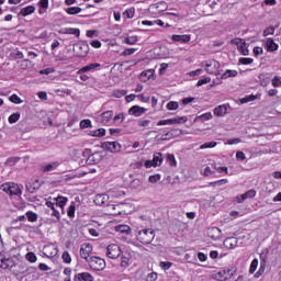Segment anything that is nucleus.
Instances as JSON below:
<instances>
[{"label":"nucleus","instance_id":"1","mask_svg":"<svg viewBox=\"0 0 281 281\" xmlns=\"http://www.w3.org/2000/svg\"><path fill=\"white\" fill-rule=\"evenodd\" d=\"M136 239L142 245H150L155 240V229L153 228H143L137 232Z\"/></svg>","mask_w":281,"mask_h":281},{"label":"nucleus","instance_id":"2","mask_svg":"<svg viewBox=\"0 0 281 281\" xmlns=\"http://www.w3.org/2000/svg\"><path fill=\"white\" fill-rule=\"evenodd\" d=\"M22 188L23 187L14 182H5L0 186V190L7 194H10V196H21V194H23Z\"/></svg>","mask_w":281,"mask_h":281},{"label":"nucleus","instance_id":"3","mask_svg":"<svg viewBox=\"0 0 281 281\" xmlns=\"http://www.w3.org/2000/svg\"><path fill=\"white\" fill-rule=\"evenodd\" d=\"M87 262L92 271H104L106 269V261L98 256L90 257Z\"/></svg>","mask_w":281,"mask_h":281},{"label":"nucleus","instance_id":"4","mask_svg":"<svg viewBox=\"0 0 281 281\" xmlns=\"http://www.w3.org/2000/svg\"><path fill=\"white\" fill-rule=\"evenodd\" d=\"M106 256L111 260H117V257L122 256V248L116 244H111L106 247Z\"/></svg>","mask_w":281,"mask_h":281},{"label":"nucleus","instance_id":"5","mask_svg":"<svg viewBox=\"0 0 281 281\" xmlns=\"http://www.w3.org/2000/svg\"><path fill=\"white\" fill-rule=\"evenodd\" d=\"M202 67H205L206 74H216V70L220 69L221 63L215 59L206 60L202 64Z\"/></svg>","mask_w":281,"mask_h":281},{"label":"nucleus","instance_id":"6","mask_svg":"<svg viewBox=\"0 0 281 281\" xmlns=\"http://www.w3.org/2000/svg\"><path fill=\"white\" fill-rule=\"evenodd\" d=\"M91 254H93V246L91 244H82L80 247V257L88 262Z\"/></svg>","mask_w":281,"mask_h":281},{"label":"nucleus","instance_id":"7","mask_svg":"<svg viewBox=\"0 0 281 281\" xmlns=\"http://www.w3.org/2000/svg\"><path fill=\"white\" fill-rule=\"evenodd\" d=\"M103 150H109V153H120L122 150V145L117 142H104L101 145Z\"/></svg>","mask_w":281,"mask_h":281},{"label":"nucleus","instance_id":"8","mask_svg":"<svg viewBox=\"0 0 281 281\" xmlns=\"http://www.w3.org/2000/svg\"><path fill=\"white\" fill-rule=\"evenodd\" d=\"M181 122H188V117L181 116V117H173V119H167L161 120L157 123V126H170L172 124H181Z\"/></svg>","mask_w":281,"mask_h":281},{"label":"nucleus","instance_id":"9","mask_svg":"<svg viewBox=\"0 0 281 281\" xmlns=\"http://www.w3.org/2000/svg\"><path fill=\"white\" fill-rule=\"evenodd\" d=\"M268 254H269V249H266V252L261 254V256H260V258H261L260 268L256 272L255 278H258L259 276H262V273H265V269H267V255Z\"/></svg>","mask_w":281,"mask_h":281},{"label":"nucleus","instance_id":"10","mask_svg":"<svg viewBox=\"0 0 281 281\" xmlns=\"http://www.w3.org/2000/svg\"><path fill=\"white\" fill-rule=\"evenodd\" d=\"M144 113H146V109L143 106H139V105H133L128 110V114L134 115V117H142V115H144Z\"/></svg>","mask_w":281,"mask_h":281},{"label":"nucleus","instance_id":"11","mask_svg":"<svg viewBox=\"0 0 281 281\" xmlns=\"http://www.w3.org/2000/svg\"><path fill=\"white\" fill-rule=\"evenodd\" d=\"M44 255L46 258H55V256H58V248L54 245H48L44 247Z\"/></svg>","mask_w":281,"mask_h":281},{"label":"nucleus","instance_id":"12","mask_svg":"<svg viewBox=\"0 0 281 281\" xmlns=\"http://www.w3.org/2000/svg\"><path fill=\"white\" fill-rule=\"evenodd\" d=\"M223 235L221 228L218 227H211L207 231V236L213 240H221V236Z\"/></svg>","mask_w":281,"mask_h":281},{"label":"nucleus","instance_id":"13","mask_svg":"<svg viewBox=\"0 0 281 281\" xmlns=\"http://www.w3.org/2000/svg\"><path fill=\"white\" fill-rule=\"evenodd\" d=\"M101 65L98 63L89 64L87 66H83L81 69L78 70L77 74H87V71H95V69H100Z\"/></svg>","mask_w":281,"mask_h":281},{"label":"nucleus","instance_id":"14","mask_svg":"<svg viewBox=\"0 0 281 281\" xmlns=\"http://www.w3.org/2000/svg\"><path fill=\"white\" fill-rule=\"evenodd\" d=\"M12 267H14L12 258L0 257V269H12Z\"/></svg>","mask_w":281,"mask_h":281},{"label":"nucleus","instance_id":"15","mask_svg":"<svg viewBox=\"0 0 281 281\" xmlns=\"http://www.w3.org/2000/svg\"><path fill=\"white\" fill-rule=\"evenodd\" d=\"M74 281H93V276L89 272H81L75 274Z\"/></svg>","mask_w":281,"mask_h":281},{"label":"nucleus","instance_id":"16","mask_svg":"<svg viewBox=\"0 0 281 281\" xmlns=\"http://www.w3.org/2000/svg\"><path fill=\"white\" fill-rule=\"evenodd\" d=\"M214 115H216V117H223L227 114V105L222 104L218 105L214 109L213 111Z\"/></svg>","mask_w":281,"mask_h":281},{"label":"nucleus","instance_id":"17","mask_svg":"<svg viewBox=\"0 0 281 281\" xmlns=\"http://www.w3.org/2000/svg\"><path fill=\"white\" fill-rule=\"evenodd\" d=\"M267 52H278V44L273 41V38L269 37L266 41Z\"/></svg>","mask_w":281,"mask_h":281},{"label":"nucleus","instance_id":"18","mask_svg":"<svg viewBox=\"0 0 281 281\" xmlns=\"http://www.w3.org/2000/svg\"><path fill=\"white\" fill-rule=\"evenodd\" d=\"M236 245H238V240L236 239V237H228L224 240V246L227 249H234V247H236Z\"/></svg>","mask_w":281,"mask_h":281},{"label":"nucleus","instance_id":"19","mask_svg":"<svg viewBox=\"0 0 281 281\" xmlns=\"http://www.w3.org/2000/svg\"><path fill=\"white\" fill-rule=\"evenodd\" d=\"M109 201V195L106 194H97L94 198L95 205H104Z\"/></svg>","mask_w":281,"mask_h":281},{"label":"nucleus","instance_id":"20","mask_svg":"<svg viewBox=\"0 0 281 281\" xmlns=\"http://www.w3.org/2000/svg\"><path fill=\"white\" fill-rule=\"evenodd\" d=\"M113 117V111L109 110L101 114V122L102 124H109L111 122V119Z\"/></svg>","mask_w":281,"mask_h":281},{"label":"nucleus","instance_id":"21","mask_svg":"<svg viewBox=\"0 0 281 281\" xmlns=\"http://www.w3.org/2000/svg\"><path fill=\"white\" fill-rule=\"evenodd\" d=\"M171 38L176 43H190V35H172Z\"/></svg>","mask_w":281,"mask_h":281},{"label":"nucleus","instance_id":"22","mask_svg":"<svg viewBox=\"0 0 281 281\" xmlns=\"http://www.w3.org/2000/svg\"><path fill=\"white\" fill-rule=\"evenodd\" d=\"M58 168V162H52L48 165H44L41 167L42 172H52V170H56Z\"/></svg>","mask_w":281,"mask_h":281},{"label":"nucleus","instance_id":"23","mask_svg":"<svg viewBox=\"0 0 281 281\" xmlns=\"http://www.w3.org/2000/svg\"><path fill=\"white\" fill-rule=\"evenodd\" d=\"M35 10L36 8H34V5H29V7L22 8L20 11V14H22V16H29V14H34Z\"/></svg>","mask_w":281,"mask_h":281},{"label":"nucleus","instance_id":"24","mask_svg":"<svg viewBox=\"0 0 281 281\" xmlns=\"http://www.w3.org/2000/svg\"><path fill=\"white\" fill-rule=\"evenodd\" d=\"M154 162V168H157L160 164H164V156L161 153H157L154 155V158L151 160Z\"/></svg>","mask_w":281,"mask_h":281},{"label":"nucleus","instance_id":"25","mask_svg":"<svg viewBox=\"0 0 281 281\" xmlns=\"http://www.w3.org/2000/svg\"><path fill=\"white\" fill-rule=\"evenodd\" d=\"M89 135L91 137H104V135H106V130L99 128V130H95V131H90Z\"/></svg>","mask_w":281,"mask_h":281},{"label":"nucleus","instance_id":"26","mask_svg":"<svg viewBox=\"0 0 281 281\" xmlns=\"http://www.w3.org/2000/svg\"><path fill=\"white\" fill-rule=\"evenodd\" d=\"M236 76H238V71L237 70H226L223 75H222V80H227V78H236Z\"/></svg>","mask_w":281,"mask_h":281},{"label":"nucleus","instance_id":"27","mask_svg":"<svg viewBox=\"0 0 281 281\" xmlns=\"http://www.w3.org/2000/svg\"><path fill=\"white\" fill-rule=\"evenodd\" d=\"M55 205H56V207H60V210H64L65 205H67V198L58 196L56 199Z\"/></svg>","mask_w":281,"mask_h":281},{"label":"nucleus","instance_id":"28","mask_svg":"<svg viewBox=\"0 0 281 281\" xmlns=\"http://www.w3.org/2000/svg\"><path fill=\"white\" fill-rule=\"evenodd\" d=\"M67 14L74 15V14H80L82 12V8L80 7H70L65 10Z\"/></svg>","mask_w":281,"mask_h":281},{"label":"nucleus","instance_id":"29","mask_svg":"<svg viewBox=\"0 0 281 281\" xmlns=\"http://www.w3.org/2000/svg\"><path fill=\"white\" fill-rule=\"evenodd\" d=\"M115 229L120 234H131V226H128V225H119L115 227Z\"/></svg>","mask_w":281,"mask_h":281},{"label":"nucleus","instance_id":"30","mask_svg":"<svg viewBox=\"0 0 281 281\" xmlns=\"http://www.w3.org/2000/svg\"><path fill=\"white\" fill-rule=\"evenodd\" d=\"M26 218L30 223H36L38 221V215L32 211L26 212Z\"/></svg>","mask_w":281,"mask_h":281},{"label":"nucleus","instance_id":"31","mask_svg":"<svg viewBox=\"0 0 281 281\" xmlns=\"http://www.w3.org/2000/svg\"><path fill=\"white\" fill-rule=\"evenodd\" d=\"M241 201H245L246 199H254L256 196V190L250 189L246 193L241 194Z\"/></svg>","mask_w":281,"mask_h":281},{"label":"nucleus","instance_id":"32","mask_svg":"<svg viewBox=\"0 0 281 281\" xmlns=\"http://www.w3.org/2000/svg\"><path fill=\"white\" fill-rule=\"evenodd\" d=\"M21 120V113L15 112L9 116V124H16Z\"/></svg>","mask_w":281,"mask_h":281},{"label":"nucleus","instance_id":"33","mask_svg":"<svg viewBox=\"0 0 281 281\" xmlns=\"http://www.w3.org/2000/svg\"><path fill=\"white\" fill-rule=\"evenodd\" d=\"M64 34H74L75 36H80V29H74V27L64 29Z\"/></svg>","mask_w":281,"mask_h":281},{"label":"nucleus","instance_id":"34","mask_svg":"<svg viewBox=\"0 0 281 281\" xmlns=\"http://www.w3.org/2000/svg\"><path fill=\"white\" fill-rule=\"evenodd\" d=\"M257 99H258L257 95L250 94L248 97H245V98L240 99V103L241 104H247V102H254V100H257Z\"/></svg>","mask_w":281,"mask_h":281},{"label":"nucleus","instance_id":"35","mask_svg":"<svg viewBox=\"0 0 281 281\" xmlns=\"http://www.w3.org/2000/svg\"><path fill=\"white\" fill-rule=\"evenodd\" d=\"M98 157H100V154L99 153H94L92 154L91 156L88 157L87 161L88 164L90 165H93L98 161Z\"/></svg>","mask_w":281,"mask_h":281},{"label":"nucleus","instance_id":"36","mask_svg":"<svg viewBox=\"0 0 281 281\" xmlns=\"http://www.w3.org/2000/svg\"><path fill=\"white\" fill-rule=\"evenodd\" d=\"M216 145V142L204 143L200 146V150H205V148H215Z\"/></svg>","mask_w":281,"mask_h":281},{"label":"nucleus","instance_id":"37","mask_svg":"<svg viewBox=\"0 0 281 281\" xmlns=\"http://www.w3.org/2000/svg\"><path fill=\"white\" fill-rule=\"evenodd\" d=\"M167 109H168V111H177V109H179V102H177V101H170V102L167 104Z\"/></svg>","mask_w":281,"mask_h":281},{"label":"nucleus","instance_id":"38","mask_svg":"<svg viewBox=\"0 0 281 281\" xmlns=\"http://www.w3.org/2000/svg\"><path fill=\"white\" fill-rule=\"evenodd\" d=\"M126 45H135L137 43V36H128L124 38Z\"/></svg>","mask_w":281,"mask_h":281},{"label":"nucleus","instance_id":"39","mask_svg":"<svg viewBox=\"0 0 281 281\" xmlns=\"http://www.w3.org/2000/svg\"><path fill=\"white\" fill-rule=\"evenodd\" d=\"M80 128H91L93 125H91V120H82L79 124Z\"/></svg>","mask_w":281,"mask_h":281},{"label":"nucleus","instance_id":"40","mask_svg":"<svg viewBox=\"0 0 281 281\" xmlns=\"http://www.w3.org/2000/svg\"><path fill=\"white\" fill-rule=\"evenodd\" d=\"M61 259L64 260V262L66 265H70L71 263V255H69V251H64Z\"/></svg>","mask_w":281,"mask_h":281},{"label":"nucleus","instance_id":"41","mask_svg":"<svg viewBox=\"0 0 281 281\" xmlns=\"http://www.w3.org/2000/svg\"><path fill=\"white\" fill-rule=\"evenodd\" d=\"M10 102H13V104H22L23 103V100H21V98L16 94H12L10 98H9Z\"/></svg>","mask_w":281,"mask_h":281},{"label":"nucleus","instance_id":"42","mask_svg":"<svg viewBox=\"0 0 281 281\" xmlns=\"http://www.w3.org/2000/svg\"><path fill=\"white\" fill-rule=\"evenodd\" d=\"M126 90H114L113 92H112V95L114 97V98H124V95H126Z\"/></svg>","mask_w":281,"mask_h":281},{"label":"nucleus","instance_id":"43","mask_svg":"<svg viewBox=\"0 0 281 281\" xmlns=\"http://www.w3.org/2000/svg\"><path fill=\"white\" fill-rule=\"evenodd\" d=\"M130 260L131 259H128L127 257H124V256H122L121 257V267L123 268V269H127V267H130Z\"/></svg>","mask_w":281,"mask_h":281},{"label":"nucleus","instance_id":"44","mask_svg":"<svg viewBox=\"0 0 281 281\" xmlns=\"http://www.w3.org/2000/svg\"><path fill=\"white\" fill-rule=\"evenodd\" d=\"M256 269H258V259H254L250 263L249 273H256Z\"/></svg>","mask_w":281,"mask_h":281},{"label":"nucleus","instance_id":"45","mask_svg":"<svg viewBox=\"0 0 281 281\" xmlns=\"http://www.w3.org/2000/svg\"><path fill=\"white\" fill-rule=\"evenodd\" d=\"M159 267L162 268L164 271H168V269H170V267H172V262H170V261H161L159 263Z\"/></svg>","mask_w":281,"mask_h":281},{"label":"nucleus","instance_id":"46","mask_svg":"<svg viewBox=\"0 0 281 281\" xmlns=\"http://www.w3.org/2000/svg\"><path fill=\"white\" fill-rule=\"evenodd\" d=\"M211 80H212V78H210V77L200 79L196 83V87H203V85H207L209 82H211Z\"/></svg>","mask_w":281,"mask_h":281},{"label":"nucleus","instance_id":"47","mask_svg":"<svg viewBox=\"0 0 281 281\" xmlns=\"http://www.w3.org/2000/svg\"><path fill=\"white\" fill-rule=\"evenodd\" d=\"M67 214H68L69 218H74V216L76 214V205L71 204L68 207Z\"/></svg>","mask_w":281,"mask_h":281},{"label":"nucleus","instance_id":"48","mask_svg":"<svg viewBox=\"0 0 281 281\" xmlns=\"http://www.w3.org/2000/svg\"><path fill=\"white\" fill-rule=\"evenodd\" d=\"M161 179V176L159 173L149 176L148 181L149 183H157Z\"/></svg>","mask_w":281,"mask_h":281},{"label":"nucleus","instance_id":"49","mask_svg":"<svg viewBox=\"0 0 281 281\" xmlns=\"http://www.w3.org/2000/svg\"><path fill=\"white\" fill-rule=\"evenodd\" d=\"M225 183H228L227 179H222V180L211 182L210 186H213V188H216V186H225Z\"/></svg>","mask_w":281,"mask_h":281},{"label":"nucleus","instance_id":"50","mask_svg":"<svg viewBox=\"0 0 281 281\" xmlns=\"http://www.w3.org/2000/svg\"><path fill=\"white\" fill-rule=\"evenodd\" d=\"M199 120H202V122H207V120H212V113L211 112H206V113L200 115Z\"/></svg>","mask_w":281,"mask_h":281},{"label":"nucleus","instance_id":"51","mask_svg":"<svg viewBox=\"0 0 281 281\" xmlns=\"http://www.w3.org/2000/svg\"><path fill=\"white\" fill-rule=\"evenodd\" d=\"M26 260H29V262H36L37 260L36 255L34 252H27Z\"/></svg>","mask_w":281,"mask_h":281},{"label":"nucleus","instance_id":"52","mask_svg":"<svg viewBox=\"0 0 281 281\" xmlns=\"http://www.w3.org/2000/svg\"><path fill=\"white\" fill-rule=\"evenodd\" d=\"M167 159L169 161V166H177V160L175 159V155L168 154Z\"/></svg>","mask_w":281,"mask_h":281},{"label":"nucleus","instance_id":"53","mask_svg":"<svg viewBox=\"0 0 281 281\" xmlns=\"http://www.w3.org/2000/svg\"><path fill=\"white\" fill-rule=\"evenodd\" d=\"M239 63H240L241 65H251V63H254V59H251V58H249V57H241V58L239 59Z\"/></svg>","mask_w":281,"mask_h":281},{"label":"nucleus","instance_id":"54","mask_svg":"<svg viewBox=\"0 0 281 281\" xmlns=\"http://www.w3.org/2000/svg\"><path fill=\"white\" fill-rule=\"evenodd\" d=\"M38 5L43 8V10H47V8H49V0H40Z\"/></svg>","mask_w":281,"mask_h":281},{"label":"nucleus","instance_id":"55","mask_svg":"<svg viewBox=\"0 0 281 281\" xmlns=\"http://www.w3.org/2000/svg\"><path fill=\"white\" fill-rule=\"evenodd\" d=\"M91 47H94L95 49H100V47H102V42H100L99 40H93L90 43Z\"/></svg>","mask_w":281,"mask_h":281},{"label":"nucleus","instance_id":"56","mask_svg":"<svg viewBox=\"0 0 281 281\" xmlns=\"http://www.w3.org/2000/svg\"><path fill=\"white\" fill-rule=\"evenodd\" d=\"M281 85V78L276 76L272 78V87L277 88V87H280Z\"/></svg>","mask_w":281,"mask_h":281},{"label":"nucleus","instance_id":"57","mask_svg":"<svg viewBox=\"0 0 281 281\" xmlns=\"http://www.w3.org/2000/svg\"><path fill=\"white\" fill-rule=\"evenodd\" d=\"M139 186H142V180L139 178H136L131 182V188H139Z\"/></svg>","mask_w":281,"mask_h":281},{"label":"nucleus","instance_id":"58","mask_svg":"<svg viewBox=\"0 0 281 281\" xmlns=\"http://www.w3.org/2000/svg\"><path fill=\"white\" fill-rule=\"evenodd\" d=\"M274 32H276V29L273 26H270L263 31V36L272 35L274 34Z\"/></svg>","mask_w":281,"mask_h":281},{"label":"nucleus","instance_id":"59","mask_svg":"<svg viewBox=\"0 0 281 281\" xmlns=\"http://www.w3.org/2000/svg\"><path fill=\"white\" fill-rule=\"evenodd\" d=\"M134 52H137V49H135V48H126V49L121 54V56H132V54H133Z\"/></svg>","mask_w":281,"mask_h":281},{"label":"nucleus","instance_id":"60","mask_svg":"<svg viewBox=\"0 0 281 281\" xmlns=\"http://www.w3.org/2000/svg\"><path fill=\"white\" fill-rule=\"evenodd\" d=\"M236 159H238L239 161H245V159H247V156H245V153L243 151H237Z\"/></svg>","mask_w":281,"mask_h":281},{"label":"nucleus","instance_id":"61","mask_svg":"<svg viewBox=\"0 0 281 281\" xmlns=\"http://www.w3.org/2000/svg\"><path fill=\"white\" fill-rule=\"evenodd\" d=\"M252 52H254L255 56H260L261 54L265 53V50L260 46H256Z\"/></svg>","mask_w":281,"mask_h":281},{"label":"nucleus","instance_id":"62","mask_svg":"<svg viewBox=\"0 0 281 281\" xmlns=\"http://www.w3.org/2000/svg\"><path fill=\"white\" fill-rule=\"evenodd\" d=\"M155 280H157V272H151L147 274L146 281H155Z\"/></svg>","mask_w":281,"mask_h":281},{"label":"nucleus","instance_id":"63","mask_svg":"<svg viewBox=\"0 0 281 281\" xmlns=\"http://www.w3.org/2000/svg\"><path fill=\"white\" fill-rule=\"evenodd\" d=\"M150 124L149 120L138 121V126H142L143 128L148 127Z\"/></svg>","mask_w":281,"mask_h":281},{"label":"nucleus","instance_id":"64","mask_svg":"<svg viewBox=\"0 0 281 281\" xmlns=\"http://www.w3.org/2000/svg\"><path fill=\"white\" fill-rule=\"evenodd\" d=\"M124 14H126L127 19H133V16H135V11L133 9H128Z\"/></svg>","mask_w":281,"mask_h":281}]
</instances>
